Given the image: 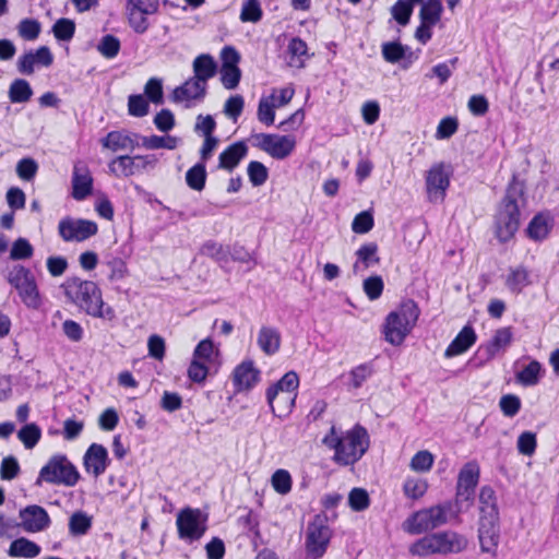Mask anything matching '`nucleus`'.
Here are the masks:
<instances>
[{"label": "nucleus", "instance_id": "obj_1", "mask_svg": "<svg viewBox=\"0 0 559 559\" xmlns=\"http://www.w3.org/2000/svg\"><path fill=\"white\" fill-rule=\"evenodd\" d=\"M322 443L333 450V461L342 466L353 465L358 462L369 448V435L367 430L357 425L350 430L341 431L334 426L322 439Z\"/></svg>", "mask_w": 559, "mask_h": 559}, {"label": "nucleus", "instance_id": "obj_2", "mask_svg": "<svg viewBox=\"0 0 559 559\" xmlns=\"http://www.w3.org/2000/svg\"><path fill=\"white\" fill-rule=\"evenodd\" d=\"M64 290L66 295L87 314L109 321L115 318L114 309L105 305L96 283L78 277L69 278L64 284Z\"/></svg>", "mask_w": 559, "mask_h": 559}, {"label": "nucleus", "instance_id": "obj_3", "mask_svg": "<svg viewBox=\"0 0 559 559\" xmlns=\"http://www.w3.org/2000/svg\"><path fill=\"white\" fill-rule=\"evenodd\" d=\"M419 314L420 310L414 300L403 301L385 318L382 328L384 340L393 346H400L416 325Z\"/></svg>", "mask_w": 559, "mask_h": 559}, {"label": "nucleus", "instance_id": "obj_4", "mask_svg": "<svg viewBox=\"0 0 559 559\" xmlns=\"http://www.w3.org/2000/svg\"><path fill=\"white\" fill-rule=\"evenodd\" d=\"M522 197V185L513 180L509 185L496 215V235L502 242L510 240L520 226L519 201Z\"/></svg>", "mask_w": 559, "mask_h": 559}, {"label": "nucleus", "instance_id": "obj_5", "mask_svg": "<svg viewBox=\"0 0 559 559\" xmlns=\"http://www.w3.org/2000/svg\"><path fill=\"white\" fill-rule=\"evenodd\" d=\"M467 546V539L456 532L445 531L426 535L416 540L409 547V552L414 556L426 557L433 554H456L464 550Z\"/></svg>", "mask_w": 559, "mask_h": 559}, {"label": "nucleus", "instance_id": "obj_6", "mask_svg": "<svg viewBox=\"0 0 559 559\" xmlns=\"http://www.w3.org/2000/svg\"><path fill=\"white\" fill-rule=\"evenodd\" d=\"M452 503L444 502L414 512L403 523V530L412 535L421 534L445 524Z\"/></svg>", "mask_w": 559, "mask_h": 559}, {"label": "nucleus", "instance_id": "obj_7", "mask_svg": "<svg viewBox=\"0 0 559 559\" xmlns=\"http://www.w3.org/2000/svg\"><path fill=\"white\" fill-rule=\"evenodd\" d=\"M194 76L174 91L175 102H191L203 98L210 78V56L201 55L193 62Z\"/></svg>", "mask_w": 559, "mask_h": 559}, {"label": "nucleus", "instance_id": "obj_8", "mask_svg": "<svg viewBox=\"0 0 559 559\" xmlns=\"http://www.w3.org/2000/svg\"><path fill=\"white\" fill-rule=\"evenodd\" d=\"M80 478L76 467L64 455H55L43 466L36 485L43 483L74 486Z\"/></svg>", "mask_w": 559, "mask_h": 559}, {"label": "nucleus", "instance_id": "obj_9", "mask_svg": "<svg viewBox=\"0 0 559 559\" xmlns=\"http://www.w3.org/2000/svg\"><path fill=\"white\" fill-rule=\"evenodd\" d=\"M8 282L17 292L22 302L29 309H39L43 297L39 293L36 280L29 270L16 265L8 274Z\"/></svg>", "mask_w": 559, "mask_h": 559}, {"label": "nucleus", "instance_id": "obj_10", "mask_svg": "<svg viewBox=\"0 0 559 559\" xmlns=\"http://www.w3.org/2000/svg\"><path fill=\"white\" fill-rule=\"evenodd\" d=\"M332 531L328 525V518L324 514H318L308 524L306 532V551L312 559L321 558L328 548Z\"/></svg>", "mask_w": 559, "mask_h": 559}, {"label": "nucleus", "instance_id": "obj_11", "mask_svg": "<svg viewBox=\"0 0 559 559\" xmlns=\"http://www.w3.org/2000/svg\"><path fill=\"white\" fill-rule=\"evenodd\" d=\"M158 10L157 0H127L126 17L129 26L138 34H144L148 27V15Z\"/></svg>", "mask_w": 559, "mask_h": 559}, {"label": "nucleus", "instance_id": "obj_12", "mask_svg": "<svg viewBox=\"0 0 559 559\" xmlns=\"http://www.w3.org/2000/svg\"><path fill=\"white\" fill-rule=\"evenodd\" d=\"M452 170L450 165L438 163L426 174V191L430 202H442L450 186Z\"/></svg>", "mask_w": 559, "mask_h": 559}, {"label": "nucleus", "instance_id": "obj_13", "mask_svg": "<svg viewBox=\"0 0 559 559\" xmlns=\"http://www.w3.org/2000/svg\"><path fill=\"white\" fill-rule=\"evenodd\" d=\"M206 514L199 510L186 509L177 516L179 536L183 539H199L206 531Z\"/></svg>", "mask_w": 559, "mask_h": 559}, {"label": "nucleus", "instance_id": "obj_14", "mask_svg": "<svg viewBox=\"0 0 559 559\" xmlns=\"http://www.w3.org/2000/svg\"><path fill=\"white\" fill-rule=\"evenodd\" d=\"M156 163L154 156L122 155L114 158L109 164V174L115 177H130L135 173L153 167Z\"/></svg>", "mask_w": 559, "mask_h": 559}, {"label": "nucleus", "instance_id": "obj_15", "mask_svg": "<svg viewBox=\"0 0 559 559\" xmlns=\"http://www.w3.org/2000/svg\"><path fill=\"white\" fill-rule=\"evenodd\" d=\"M58 229L64 241H83L94 236L98 227L92 221L66 218L59 223Z\"/></svg>", "mask_w": 559, "mask_h": 559}, {"label": "nucleus", "instance_id": "obj_16", "mask_svg": "<svg viewBox=\"0 0 559 559\" xmlns=\"http://www.w3.org/2000/svg\"><path fill=\"white\" fill-rule=\"evenodd\" d=\"M513 336L514 334L510 326L496 330L491 338L479 346L477 355L485 361L493 359L508 349L513 342Z\"/></svg>", "mask_w": 559, "mask_h": 559}, {"label": "nucleus", "instance_id": "obj_17", "mask_svg": "<svg viewBox=\"0 0 559 559\" xmlns=\"http://www.w3.org/2000/svg\"><path fill=\"white\" fill-rule=\"evenodd\" d=\"M260 138V147L276 159L288 157L296 147L294 135L261 134Z\"/></svg>", "mask_w": 559, "mask_h": 559}, {"label": "nucleus", "instance_id": "obj_18", "mask_svg": "<svg viewBox=\"0 0 559 559\" xmlns=\"http://www.w3.org/2000/svg\"><path fill=\"white\" fill-rule=\"evenodd\" d=\"M210 341H201L194 349L188 377L194 382H203L209 373Z\"/></svg>", "mask_w": 559, "mask_h": 559}, {"label": "nucleus", "instance_id": "obj_19", "mask_svg": "<svg viewBox=\"0 0 559 559\" xmlns=\"http://www.w3.org/2000/svg\"><path fill=\"white\" fill-rule=\"evenodd\" d=\"M53 62V56L46 46L37 50H31L21 56L17 60V70L22 74L31 75L35 71V67H50Z\"/></svg>", "mask_w": 559, "mask_h": 559}, {"label": "nucleus", "instance_id": "obj_20", "mask_svg": "<svg viewBox=\"0 0 559 559\" xmlns=\"http://www.w3.org/2000/svg\"><path fill=\"white\" fill-rule=\"evenodd\" d=\"M260 381V370L253 361L247 360L238 365L233 372V384L237 392L249 391Z\"/></svg>", "mask_w": 559, "mask_h": 559}, {"label": "nucleus", "instance_id": "obj_21", "mask_svg": "<svg viewBox=\"0 0 559 559\" xmlns=\"http://www.w3.org/2000/svg\"><path fill=\"white\" fill-rule=\"evenodd\" d=\"M49 523V515L41 507L29 506L20 512V525L27 532H40L48 527Z\"/></svg>", "mask_w": 559, "mask_h": 559}, {"label": "nucleus", "instance_id": "obj_22", "mask_svg": "<svg viewBox=\"0 0 559 559\" xmlns=\"http://www.w3.org/2000/svg\"><path fill=\"white\" fill-rule=\"evenodd\" d=\"M108 463V452L105 447L98 443H93L84 455V467L87 473L93 474L95 477H98L106 471Z\"/></svg>", "mask_w": 559, "mask_h": 559}, {"label": "nucleus", "instance_id": "obj_23", "mask_svg": "<svg viewBox=\"0 0 559 559\" xmlns=\"http://www.w3.org/2000/svg\"><path fill=\"white\" fill-rule=\"evenodd\" d=\"M478 537L483 551L493 552L499 543L498 519L480 518Z\"/></svg>", "mask_w": 559, "mask_h": 559}, {"label": "nucleus", "instance_id": "obj_24", "mask_svg": "<svg viewBox=\"0 0 559 559\" xmlns=\"http://www.w3.org/2000/svg\"><path fill=\"white\" fill-rule=\"evenodd\" d=\"M299 377L294 371L286 372L282 379L266 391V400L272 411H275L274 402L280 394H297Z\"/></svg>", "mask_w": 559, "mask_h": 559}, {"label": "nucleus", "instance_id": "obj_25", "mask_svg": "<svg viewBox=\"0 0 559 559\" xmlns=\"http://www.w3.org/2000/svg\"><path fill=\"white\" fill-rule=\"evenodd\" d=\"M257 344L266 356L275 355L282 344L280 330L275 326L262 325L257 335Z\"/></svg>", "mask_w": 559, "mask_h": 559}, {"label": "nucleus", "instance_id": "obj_26", "mask_svg": "<svg viewBox=\"0 0 559 559\" xmlns=\"http://www.w3.org/2000/svg\"><path fill=\"white\" fill-rule=\"evenodd\" d=\"M355 254L356 261L353 265V272L356 275L366 272L369 267H372L380 262L378 246L374 242L364 243Z\"/></svg>", "mask_w": 559, "mask_h": 559}, {"label": "nucleus", "instance_id": "obj_27", "mask_svg": "<svg viewBox=\"0 0 559 559\" xmlns=\"http://www.w3.org/2000/svg\"><path fill=\"white\" fill-rule=\"evenodd\" d=\"M104 148L111 152L132 151L138 146L131 134L124 131H111L100 140Z\"/></svg>", "mask_w": 559, "mask_h": 559}, {"label": "nucleus", "instance_id": "obj_28", "mask_svg": "<svg viewBox=\"0 0 559 559\" xmlns=\"http://www.w3.org/2000/svg\"><path fill=\"white\" fill-rule=\"evenodd\" d=\"M93 179L85 166L76 165L72 178V195L76 200H83L92 190Z\"/></svg>", "mask_w": 559, "mask_h": 559}, {"label": "nucleus", "instance_id": "obj_29", "mask_svg": "<svg viewBox=\"0 0 559 559\" xmlns=\"http://www.w3.org/2000/svg\"><path fill=\"white\" fill-rule=\"evenodd\" d=\"M476 342V334L471 325H465L445 349V357H454L466 352Z\"/></svg>", "mask_w": 559, "mask_h": 559}, {"label": "nucleus", "instance_id": "obj_30", "mask_svg": "<svg viewBox=\"0 0 559 559\" xmlns=\"http://www.w3.org/2000/svg\"><path fill=\"white\" fill-rule=\"evenodd\" d=\"M248 147L242 142L228 146L218 157V168L233 170L247 155Z\"/></svg>", "mask_w": 559, "mask_h": 559}, {"label": "nucleus", "instance_id": "obj_31", "mask_svg": "<svg viewBox=\"0 0 559 559\" xmlns=\"http://www.w3.org/2000/svg\"><path fill=\"white\" fill-rule=\"evenodd\" d=\"M531 284V274L523 266L511 267L506 276V286L511 293L514 294H520Z\"/></svg>", "mask_w": 559, "mask_h": 559}, {"label": "nucleus", "instance_id": "obj_32", "mask_svg": "<svg viewBox=\"0 0 559 559\" xmlns=\"http://www.w3.org/2000/svg\"><path fill=\"white\" fill-rule=\"evenodd\" d=\"M287 51L289 55L288 64L295 68H302L305 66V57H308V46L306 41H304L299 37H294L290 39Z\"/></svg>", "mask_w": 559, "mask_h": 559}, {"label": "nucleus", "instance_id": "obj_33", "mask_svg": "<svg viewBox=\"0 0 559 559\" xmlns=\"http://www.w3.org/2000/svg\"><path fill=\"white\" fill-rule=\"evenodd\" d=\"M479 503L480 518L498 519L497 498L492 488H481Z\"/></svg>", "mask_w": 559, "mask_h": 559}, {"label": "nucleus", "instance_id": "obj_34", "mask_svg": "<svg viewBox=\"0 0 559 559\" xmlns=\"http://www.w3.org/2000/svg\"><path fill=\"white\" fill-rule=\"evenodd\" d=\"M8 96L11 103H27L33 96V90L26 80L16 79L11 83Z\"/></svg>", "mask_w": 559, "mask_h": 559}, {"label": "nucleus", "instance_id": "obj_35", "mask_svg": "<svg viewBox=\"0 0 559 559\" xmlns=\"http://www.w3.org/2000/svg\"><path fill=\"white\" fill-rule=\"evenodd\" d=\"M479 465L476 461H469L461 468L457 485L461 487L475 488L479 479Z\"/></svg>", "mask_w": 559, "mask_h": 559}, {"label": "nucleus", "instance_id": "obj_36", "mask_svg": "<svg viewBox=\"0 0 559 559\" xmlns=\"http://www.w3.org/2000/svg\"><path fill=\"white\" fill-rule=\"evenodd\" d=\"M39 551L40 548L35 543L26 538H19L11 544L9 555L12 557L34 558Z\"/></svg>", "mask_w": 559, "mask_h": 559}, {"label": "nucleus", "instance_id": "obj_37", "mask_svg": "<svg viewBox=\"0 0 559 559\" xmlns=\"http://www.w3.org/2000/svg\"><path fill=\"white\" fill-rule=\"evenodd\" d=\"M443 11V7L440 0H427L420 9V20L427 24L436 25Z\"/></svg>", "mask_w": 559, "mask_h": 559}, {"label": "nucleus", "instance_id": "obj_38", "mask_svg": "<svg viewBox=\"0 0 559 559\" xmlns=\"http://www.w3.org/2000/svg\"><path fill=\"white\" fill-rule=\"evenodd\" d=\"M550 230V224L547 216L539 214L536 215L527 227V234L530 238L534 240L545 239Z\"/></svg>", "mask_w": 559, "mask_h": 559}, {"label": "nucleus", "instance_id": "obj_39", "mask_svg": "<svg viewBox=\"0 0 559 559\" xmlns=\"http://www.w3.org/2000/svg\"><path fill=\"white\" fill-rule=\"evenodd\" d=\"M540 372V364L536 360H532L526 367L516 373V380L526 386L535 385L539 381Z\"/></svg>", "mask_w": 559, "mask_h": 559}, {"label": "nucleus", "instance_id": "obj_40", "mask_svg": "<svg viewBox=\"0 0 559 559\" xmlns=\"http://www.w3.org/2000/svg\"><path fill=\"white\" fill-rule=\"evenodd\" d=\"M179 144V139L170 135L158 136L151 135L145 136L142 140V145L147 150L167 148L175 150Z\"/></svg>", "mask_w": 559, "mask_h": 559}, {"label": "nucleus", "instance_id": "obj_41", "mask_svg": "<svg viewBox=\"0 0 559 559\" xmlns=\"http://www.w3.org/2000/svg\"><path fill=\"white\" fill-rule=\"evenodd\" d=\"M427 481L416 477H408L403 485L404 495L413 500L421 498L427 492Z\"/></svg>", "mask_w": 559, "mask_h": 559}, {"label": "nucleus", "instance_id": "obj_42", "mask_svg": "<svg viewBox=\"0 0 559 559\" xmlns=\"http://www.w3.org/2000/svg\"><path fill=\"white\" fill-rule=\"evenodd\" d=\"M274 96H262L258 106V119L260 122L271 126L275 119Z\"/></svg>", "mask_w": 559, "mask_h": 559}, {"label": "nucleus", "instance_id": "obj_43", "mask_svg": "<svg viewBox=\"0 0 559 559\" xmlns=\"http://www.w3.org/2000/svg\"><path fill=\"white\" fill-rule=\"evenodd\" d=\"M92 525V518L82 511L72 514L69 521V530L73 535H84Z\"/></svg>", "mask_w": 559, "mask_h": 559}, {"label": "nucleus", "instance_id": "obj_44", "mask_svg": "<svg viewBox=\"0 0 559 559\" xmlns=\"http://www.w3.org/2000/svg\"><path fill=\"white\" fill-rule=\"evenodd\" d=\"M381 50L384 60L390 63L400 62L406 53V47L397 41H388L382 44Z\"/></svg>", "mask_w": 559, "mask_h": 559}, {"label": "nucleus", "instance_id": "obj_45", "mask_svg": "<svg viewBox=\"0 0 559 559\" xmlns=\"http://www.w3.org/2000/svg\"><path fill=\"white\" fill-rule=\"evenodd\" d=\"M274 490L280 495H287L292 490V476L286 469H277L271 478Z\"/></svg>", "mask_w": 559, "mask_h": 559}, {"label": "nucleus", "instance_id": "obj_46", "mask_svg": "<svg viewBox=\"0 0 559 559\" xmlns=\"http://www.w3.org/2000/svg\"><path fill=\"white\" fill-rule=\"evenodd\" d=\"M262 17V9L259 0H246L240 12L242 22L257 23Z\"/></svg>", "mask_w": 559, "mask_h": 559}, {"label": "nucleus", "instance_id": "obj_47", "mask_svg": "<svg viewBox=\"0 0 559 559\" xmlns=\"http://www.w3.org/2000/svg\"><path fill=\"white\" fill-rule=\"evenodd\" d=\"M187 183L194 190H202L206 180V170L203 164L193 166L186 176Z\"/></svg>", "mask_w": 559, "mask_h": 559}, {"label": "nucleus", "instance_id": "obj_48", "mask_svg": "<svg viewBox=\"0 0 559 559\" xmlns=\"http://www.w3.org/2000/svg\"><path fill=\"white\" fill-rule=\"evenodd\" d=\"M221 67L218 70L239 68L240 53L233 46H225L219 53Z\"/></svg>", "mask_w": 559, "mask_h": 559}, {"label": "nucleus", "instance_id": "obj_49", "mask_svg": "<svg viewBox=\"0 0 559 559\" xmlns=\"http://www.w3.org/2000/svg\"><path fill=\"white\" fill-rule=\"evenodd\" d=\"M433 461V455L429 451L423 450L412 457L409 466L415 472L424 473L430 471Z\"/></svg>", "mask_w": 559, "mask_h": 559}, {"label": "nucleus", "instance_id": "obj_50", "mask_svg": "<svg viewBox=\"0 0 559 559\" xmlns=\"http://www.w3.org/2000/svg\"><path fill=\"white\" fill-rule=\"evenodd\" d=\"M521 400L518 395L506 394L499 401V407L506 417H514L521 409Z\"/></svg>", "mask_w": 559, "mask_h": 559}, {"label": "nucleus", "instance_id": "obj_51", "mask_svg": "<svg viewBox=\"0 0 559 559\" xmlns=\"http://www.w3.org/2000/svg\"><path fill=\"white\" fill-rule=\"evenodd\" d=\"M459 59L455 57L449 62H442L436 64L431 69V74H426L427 78L437 76L439 79L440 84H444L452 75L453 69H455V66L457 63Z\"/></svg>", "mask_w": 559, "mask_h": 559}, {"label": "nucleus", "instance_id": "obj_52", "mask_svg": "<svg viewBox=\"0 0 559 559\" xmlns=\"http://www.w3.org/2000/svg\"><path fill=\"white\" fill-rule=\"evenodd\" d=\"M373 373V369L371 367V365L369 364H361L357 367H355L350 372H349V384L355 388V389H358L360 388L364 382L371 377V374Z\"/></svg>", "mask_w": 559, "mask_h": 559}, {"label": "nucleus", "instance_id": "obj_53", "mask_svg": "<svg viewBox=\"0 0 559 559\" xmlns=\"http://www.w3.org/2000/svg\"><path fill=\"white\" fill-rule=\"evenodd\" d=\"M297 394H280L274 402L275 411H272L274 415L278 417L287 416L295 406Z\"/></svg>", "mask_w": 559, "mask_h": 559}, {"label": "nucleus", "instance_id": "obj_54", "mask_svg": "<svg viewBox=\"0 0 559 559\" xmlns=\"http://www.w3.org/2000/svg\"><path fill=\"white\" fill-rule=\"evenodd\" d=\"M348 502L354 511H364L370 504L369 495L362 488H354L348 495Z\"/></svg>", "mask_w": 559, "mask_h": 559}, {"label": "nucleus", "instance_id": "obj_55", "mask_svg": "<svg viewBox=\"0 0 559 559\" xmlns=\"http://www.w3.org/2000/svg\"><path fill=\"white\" fill-rule=\"evenodd\" d=\"M107 265L109 267L108 278L112 283L121 282L129 275L127 263L120 258L112 259Z\"/></svg>", "mask_w": 559, "mask_h": 559}, {"label": "nucleus", "instance_id": "obj_56", "mask_svg": "<svg viewBox=\"0 0 559 559\" xmlns=\"http://www.w3.org/2000/svg\"><path fill=\"white\" fill-rule=\"evenodd\" d=\"M147 350L148 355L158 360L162 361L165 357L166 353V343L165 340L157 334H152L147 338Z\"/></svg>", "mask_w": 559, "mask_h": 559}, {"label": "nucleus", "instance_id": "obj_57", "mask_svg": "<svg viewBox=\"0 0 559 559\" xmlns=\"http://www.w3.org/2000/svg\"><path fill=\"white\" fill-rule=\"evenodd\" d=\"M219 81L226 90H235L238 87L241 80L240 68H234L228 70H218Z\"/></svg>", "mask_w": 559, "mask_h": 559}, {"label": "nucleus", "instance_id": "obj_58", "mask_svg": "<svg viewBox=\"0 0 559 559\" xmlns=\"http://www.w3.org/2000/svg\"><path fill=\"white\" fill-rule=\"evenodd\" d=\"M40 435V429L35 424H28L19 431V438L27 449L35 447Z\"/></svg>", "mask_w": 559, "mask_h": 559}, {"label": "nucleus", "instance_id": "obj_59", "mask_svg": "<svg viewBox=\"0 0 559 559\" xmlns=\"http://www.w3.org/2000/svg\"><path fill=\"white\" fill-rule=\"evenodd\" d=\"M364 292L370 300L378 299L383 292L384 284L379 275L370 276L364 281Z\"/></svg>", "mask_w": 559, "mask_h": 559}, {"label": "nucleus", "instance_id": "obj_60", "mask_svg": "<svg viewBox=\"0 0 559 559\" xmlns=\"http://www.w3.org/2000/svg\"><path fill=\"white\" fill-rule=\"evenodd\" d=\"M248 176L251 183L255 187H259L266 181L267 169L260 162H250L248 165Z\"/></svg>", "mask_w": 559, "mask_h": 559}, {"label": "nucleus", "instance_id": "obj_61", "mask_svg": "<svg viewBox=\"0 0 559 559\" xmlns=\"http://www.w3.org/2000/svg\"><path fill=\"white\" fill-rule=\"evenodd\" d=\"M98 51L106 58H114L120 49V41L112 35L104 36L98 46Z\"/></svg>", "mask_w": 559, "mask_h": 559}, {"label": "nucleus", "instance_id": "obj_62", "mask_svg": "<svg viewBox=\"0 0 559 559\" xmlns=\"http://www.w3.org/2000/svg\"><path fill=\"white\" fill-rule=\"evenodd\" d=\"M17 32L21 37L26 40H34L38 37L40 32V24L31 19H25L20 22Z\"/></svg>", "mask_w": 559, "mask_h": 559}, {"label": "nucleus", "instance_id": "obj_63", "mask_svg": "<svg viewBox=\"0 0 559 559\" xmlns=\"http://www.w3.org/2000/svg\"><path fill=\"white\" fill-rule=\"evenodd\" d=\"M392 15L395 19V21L401 25H406L409 22L412 12H413V5L412 3H408L404 0H399L393 7H392Z\"/></svg>", "mask_w": 559, "mask_h": 559}, {"label": "nucleus", "instance_id": "obj_64", "mask_svg": "<svg viewBox=\"0 0 559 559\" xmlns=\"http://www.w3.org/2000/svg\"><path fill=\"white\" fill-rule=\"evenodd\" d=\"M518 450L521 454L532 455L536 450V435L531 431L522 432L518 438Z\"/></svg>", "mask_w": 559, "mask_h": 559}]
</instances>
